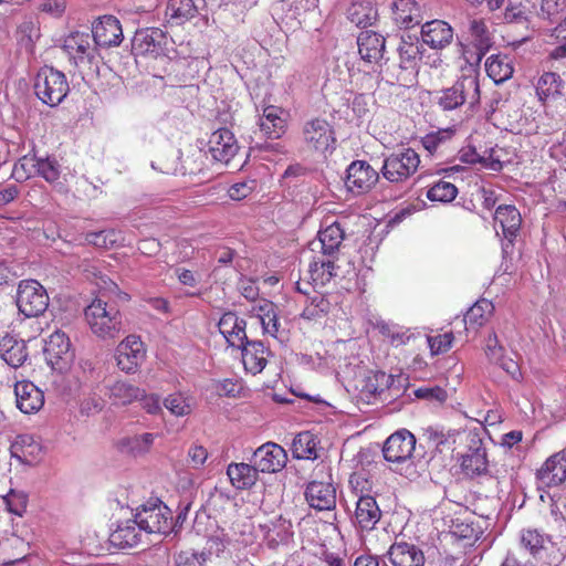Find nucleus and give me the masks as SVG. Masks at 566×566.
<instances>
[{
	"mask_svg": "<svg viewBox=\"0 0 566 566\" xmlns=\"http://www.w3.org/2000/svg\"><path fill=\"white\" fill-rule=\"evenodd\" d=\"M536 478L545 488L562 484L566 480V457L563 451L551 455L537 470Z\"/></svg>",
	"mask_w": 566,
	"mask_h": 566,
	"instance_id": "20",
	"label": "nucleus"
},
{
	"mask_svg": "<svg viewBox=\"0 0 566 566\" xmlns=\"http://www.w3.org/2000/svg\"><path fill=\"white\" fill-rule=\"evenodd\" d=\"M285 112L277 106L269 105L264 107L259 119L260 130L269 138H280L286 129Z\"/></svg>",
	"mask_w": 566,
	"mask_h": 566,
	"instance_id": "30",
	"label": "nucleus"
},
{
	"mask_svg": "<svg viewBox=\"0 0 566 566\" xmlns=\"http://www.w3.org/2000/svg\"><path fill=\"white\" fill-rule=\"evenodd\" d=\"M15 303L19 312L25 317H39L49 307V295L36 280H22L18 284Z\"/></svg>",
	"mask_w": 566,
	"mask_h": 566,
	"instance_id": "6",
	"label": "nucleus"
},
{
	"mask_svg": "<svg viewBox=\"0 0 566 566\" xmlns=\"http://www.w3.org/2000/svg\"><path fill=\"white\" fill-rule=\"evenodd\" d=\"M292 454L300 460H315L317 458V441L308 431L298 433L292 443Z\"/></svg>",
	"mask_w": 566,
	"mask_h": 566,
	"instance_id": "43",
	"label": "nucleus"
},
{
	"mask_svg": "<svg viewBox=\"0 0 566 566\" xmlns=\"http://www.w3.org/2000/svg\"><path fill=\"white\" fill-rule=\"evenodd\" d=\"M44 355L53 369H67L74 357L69 337L61 331L52 333L45 342Z\"/></svg>",
	"mask_w": 566,
	"mask_h": 566,
	"instance_id": "12",
	"label": "nucleus"
},
{
	"mask_svg": "<svg viewBox=\"0 0 566 566\" xmlns=\"http://www.w3.org/2000/svg\"><path fill=\"white\" fill-rule=\"evenodd\" d=\"M302 140L308 149L324 153L336 139L331 124L325 118L314 117L304 122Z\"/></svg>",
	"mask_w": 566,
	"mask_h": 566,
	"instance_id": "8",
	"label": "nucleus"
},
{
	"mask_svg": "<svg viewBox=\"0 0 566 566\" xmlns=\"http://www.w3.org/2000/svg\"><path fill=\"white\" fill-rule=\"evenodd\" d=\"M317 237V241L311 242V250L315 251L316 248H319L324 256L334 258L339 250L345 234L340 224L338 222H333L322 229Z\"/></svg>",
	"mask_w": 566,
	"mask_h": 566,
	"instance_id": "25",
	"label": "nucleus"
},
{
	"mask_svg": "<svg viewBox=\"0 0 566 566\" xmlns=\"http://www.w3.org/2000/svg\"><path fill=\"white\" fill-rule=\"evenodd\" d=\"M97 48L92 34L80 31L66 35L62 45L70 63L85 76L99 75L102 56Z\"/></svg>",
	"mask_w": 566,
	"mask_h": 566,
	"instance_id": "2",
	"label": "nucleus"
},
{
	"mask_svg": "<svg viewBox=\"0 0 566 566\" xmlns=\"http://www.w3.org/2000/svg\"><path fill=\"white\" fill-rule=\"evenodd\" d=\"M564 82L557 73L546 72L537 81L536 94L542 102L562 95Z\"/></svg>",
	"mask_w": 566,
	"mask_h": 566,
	"instance_id": "42",
	"label": "nucleus"
},
{
	"mask_svg": "<svg viewBox=\"0 0 566 566\" xmlns=\"http://www.w3.org/2000/svg\"><path fill=\"white\" fill-rule=\"evenodd\" d=\"M164 407L175 417L189 416L195 408L193 397L181 392H172L163 400Z\"/></svg>",
	"mask_w": 566,
	"mask_h": 566,
	"instance_id": "44",
	"label": "nucleus"
},
{
	"mask_svg": "<svg viewBox=\"0 0 566 566\" xmlns=\"http://www.w3.org/2000/svg\"><path fill=\"white\" fill-rule=\"evenodd\" d=\"M227 475L237 490L251 489L259 479L258 469L251 462L230 463L227 468Z\"/></svg>",
	"mask_w": 566,
	"mask_h": 566,
	"instance_id": "34",
	"label": "nucleus"
},
{
	"mask_svg": "<svg viewBox=\"0 0 566 566\" xmlns=\"http://www.w3.org/2000/svg\"><path fill=\"white\" fill-rule=\"evenodd\" d=\"M397 51L399 54V67L403 71L415 72L422 55L418 38L402 36Z\"/></svg>",
	"mask_w": 566,
	"mask_h": 566,
	"instance_id": "35",
	"label": "nucleus"
},
{
	"mask_svg": "<svg viewBox=\"0 0 566 566\" xmlns=\"http://www.w3.org/2000/svg\"><path fill=\"white\" fill-rule=\"evenodd\" d=\"M485 71L489 77L500 84L513 75L514 69L507 55L494 54L486 59Z\"/></svg>",
	"mask_w": 566,
	"mask_h": 566,
	"instance_id": "40",
	"label": "nucleus"
},
{
	"mask_svg": "<svg viewBox=\"0 0 566 566\" xmlns=\"http://www.w3.org/2000/svg\"><path fill=\"white\" fill-rule=\"evenodd\" d=\"M496 364L500 365V367L503 370H505L514 380L521 379V377H522L521 369H520L518 364L514 359L506 358L503 356L502 359L500 361H497Z\"/></svg>",
	"mask_w": 566,
	"mask_h": 566,
	"instance_id": "62",
	"label": "nucleus"
},
{
	"mask_svg": "<svg viewBox=\"0 0 566 566\" xmlns=\"http://www.w3.org/2000/svg\"><path fill=\"white\" fill-rule=\"evenodd\" d=\"M419 165V155L412 148H403L384 160L381 174L389 182H402L418 170Z\"/></svg>",
	"mask_w": 566,
	"mask_h": 566,
	"instance_id": "7",
	"label": "nucleus"
},
{
	"mask_svg": "<svg viewBox=\"0 0 566 566\" xmlns=\"http://www.w3.org/2000/svg\"><path fill=\"white\" fill-rule=\"evenodd\" d=\"M493 304L488 300H480L471 306L464 315L465 325L481 326L486 315L493 312Z\"/></svg>",
	"mask_w": 566,
	"mask_h": 566,
	"instance_id": "48",
	"label": "nucleus"
},
{
	"mask_svg": "<svg viewBox=\"0 0 566 566\" xmlns=\"http://www.w3.org/2000/svg\"><path fill=\"white\" fill-rule=\"evenodd\" d=\"M42 448L40 443L29 434L19 436L11 446V453L21 462L31 463L40 455Z\"/></svg>",
	"mask_w": 566,
	"mask_h": 566,
	"instance_id": "41",
	"label": "nucleus"
},
{
	"mask_svg": "<svg viewBox=\"0 0 566 566\" xmlns=\"http://www.w3.org/2000/svg\"><path fill=\"white\" fill-rule=\"evenodd\" d=\"M394 20L409 29L421 22V9L415 0H397L392 3Z\"/></svg>",
	"mask_w": 566,
	"mask_h": 566,
	"instance_id": "37",
	"label": "nucleus"
},
{
	"mask_svg": "<svg viewBox=\"0 0 566 566\" xmlns=\"http://www.w3.org/2000/svg\"><path fill=\"white\" fill-rule=\"evenodd\" d=\"M14 394L17 407L23 413L38 412L44 405V394L31 381L15 384Z\"/></svg>",
	"mask_w": 566,
	"mask_h": 566,
	"instance_id": "22",
	"label": "nucleus"
},
{
	"mask_svg": "<svg viewBox=\"0 0 566 566\" xmlns=\"http://www.w3.org/2000/svg\"><path fill=\"white\" fill-rule=\"evenodd\" d=\"M460 432L454 430L444 431L442 428L437 426H429L422 429L421 439H423L429 448H434L439 452L453 450V446L457 442V438Z\"/></svg>",
	"mask_w": 566,
	"mask_h": 566,
	"instance_id": "36",
	"label": "nucleus"
},
{
	"mask_svg": "<svg viewBox=\"0 0 566 566\" xmlns=\"http://www.w3.org/2000/svg\"><path fill=\"white\" fill-rule=\"evenodd\" d=\"M421 40L433 50H442L451 44L453 29L443 20L428 21L421 27Z\"/></svg>",
	"mask_w": 566,
	"mask_h": 566,
	"instance_id": "19",
	"label": "nucleus"
},
{
	"mask_svg": "<svg viewBox=\"0 0 566 566\" xmlns=\"http://www.w3.org/2000/svg\"><path fill=\"white\" fill-rule=\"evenodd\" d=\"M522 223V217L515 206H499L494 213V228L500 227L506 240L511 243L516 238Z\"/></svg>",
	"mask_w": 566,
	"mask_h": 566,
	"instance_id": "24",
	"label": "nucleus"
},
{
	"mask_svg": "<svg viewBox=\"0 0 566 566\" xmlns=\"http://www.w3.org/2000/svg\"><path fill=\"white\" fill-rule=\"evenodd\" d=\"M545 537L537 530H523L521 533V545L532 555H536L543 547Z\"/></svg>",
	"mask_w": 566,
	"mask_h": 566,
	"instance_id": "54",
	"label": "nucleus"
},
{
	"mask_svg": "<svg viewBox=\"0 0 566 566\" xmlns=\"http://www.w3.org/2000/svg\"><path fill=\"white\" fill-rule=\"evenodd\" d=\"M115 358L118 368L126 374H135L146 358V349L139 336L128 335L116 347Z\"/></svg>",
	"mask_w": 566,
	"mask_h": 566,
	"instance_id": "10",
	"label": "nucleus"
},
{
	"mask_svg": "<svg viewBox=\"0 0 566 566\" xmlns=\"http://www.w3.org/2000/svg\"><path fill=\"white\" fill-rule=\"evenodd\" d=\"M566 9V0H542L539 14L544 19H552Z\"/></svg>",
	"mask_w": 566,
	"mask_h": 566,
	"instance_id": "57",
	"label": "nucleus"
},
{
	"mask_svg": "<svg viewBox=\"0 0 566 566\" xmlns=\"http://www.w3.org/2000/svg\"><path fill=\"white\" fill-rule=\"evenodd\" d=\"M188 455L191 464L195 468H199L206 462L208 452L202 446H193L189 449Z\"/></svg>",
	"mask_w": 566,
	"mask_h": 566,
	"instance_id": "63",
	"label": "nucleus"
},
{
	"mask_svg": "<svg viewBox=\"0 0 566 566\" xmlns=\"http://www.w3.org/2000/svg\"><path fill=\"white\" fill-rule=\"evenodd\" d=\"M85 318L93 334L102 339H114L124 332L120 311L102 298L94 300L85 308Z\"/></svg>",
	"mask_w": 566,
	"mask_h": 566,
	"instance_id": "3",
	"label": "nucleus"
},
{
	"mask_svg": "<svg viewBox=\"0 0 566 566\" xmlns=\"http://www.w3.org/2000/svg\"><path fill=\"white\" fill-rule=\"evenodd\" d=\"M36 175V157L23 156L14 164L12 176L17 181H23Z\"/></svg>",
	"mask_w": 566,
	"mask_h": 566,
	"instance_id": "52",
	"label": "nucleus"
},
{
	"mask_svg": "<svg viewBox=\"0 0 566 566\" xmlns=\"http://www.w3.org/2000/svg\"><path fill=\"white\" fill-rule=\"evenodd\" d=\"M214 539L220 541L222 549L247 547L254 542L253 526L247 521H235L229 532L222 531Z\"/></svg>",
	"mask_w": 566,
	"mask_h": 566,
	"instance_id": "21",
	"label": "nucleus"
},
{
	"mask_svg": "<svg viewBox=\"0 0 566 566\" xmlns=\"http://www.w3.org/2000/svg\"><path fill=\"white\" fill-rule=\"evenodd\" d=\"M238 150V142L228 128H220L210 135L208 153L213 160L227 165L237 155Z\"/></svg>",
	"mask_w": 566,
	"mask_h": 566,
	"instance_id": "15",
	"label": "nucleus"
},
{
	"mask_svg": "<svg viewBox=\"0 0 566 566\" xmlns=\"http://www.w3.org/2000/svg\"><path fill=\"white\" fill-rule=\"evenodd\" d=\"M142 408L149 415H158L163 412L160 398L156 394L147 395L144 391V396H140Z\"/></svg>",
	"mask_w": 566,
	"mask_h": 566,
	"instance_id": "59",
	"label": "nucleus"
},
{
	"mask_svg": "<svg viewBox=\"0 0 566 566\" xmlns=\"http://www.w3.org/2000/svg\"><path fill=\"white\" fill-rule=\"evenodd\" d=\"M218 327L232 347H241L248 338L245 332L247 322L232 312L224 313L221 316Z\"/></svg>",
	"mask_w": 566,
	"mask_h": 566,
	"instance_id": "26",
	"label": "nucleus"
},
{
	"mask_svg": "<svg viewBox=\"0 0 566 566\" xmlns=\"http://www.w3.org/2000/svg\"><path fill=\"white\" fill-rule=\"evenodd\" d=\"M132 50L135 55L153 59L169 57L175 52L172 39L159 28L137 30L132 41Z\"/></svg>",
	"mask_w": 566,
	"mask_h": 566,
	"instance_id": "5",
	"label": "nucleus"
},
{
	"mask_svg": "<svg viewBox=\"0 0 566 566\" xmlns=\"http://www.w3.org/2000/svg\"><path fill=\"white\" fill-rule=\"evenodd\" d=\"M381 517V511L376 500L370 495L360 496L356 503L354 523L361 531L375 528Z\"/></svg>",
	"mask_w": 566,
	"mask_h": 566,
	"instance_id": "28",
	"label": "nucleus"
},
{
	"mask_svg": "<svg viewBox=\"0 0 566 566\" xmlns=\"http://www.w3.org/2000/svg\"><path fill=\"white\" fill-rule=\"evenodd\" d=\"M503 347L499 345V340L495 334L490 335L486 342V348L485 354L490 361L496 364L502 359L503 355Z\"/></svg>",
	"mask_w": 566,
	"mask_h": 566,
	"instance_id": "60",
	"label": "nucleus"
},
{
	"mask_svg": "<svg viewBox=\"0 0 566 566\" xmlns=\"http://www.w3.org/2000/svg\"><path fill=\"white\" fill-rule=\"evenodd\" d=\"M431 354L432 355H439L442 353L448 352L453 342V334L452 332H448L441 335L437 336H429L427 338Z\"/></svg>",
	"mask_w": 566,
	"mask_h": 566,
	"instance_id": "56",
	"label": "nucleus"
},
{
	"mask_svg": "<svg viewBox=\"0 0 566 566\" xmlns=\"http://www.w3.org/2000/svg\"><path fill=\"white\" fill-rule=\"evenodd\" d=\"M454 128L448 127L428 133L421 138V144L430 154H434L440 145L450 140L454 135Z\"/></svg>",
	"mask_w": 566,
	"mask_h": 566,
	"instance_id": "51",
	"label": "nucleus"
},
{
	"mask_svg": "<svg viewBox=\"0 0 566 566\" xmlns=\"http://www.w3.org/2000/svg\"><path fill=\"white\" fill-rule=\"evenodd\" d=\"M480 74L473 64L462 70V75L451 87L437 92L434 102L443 111H453L462 105L471 109L480 104Z\"/></svg>",
	"mask_w": 566,
	"mask_h": 566,
	"instance_id": "1",
	"label": "nucleus"
},
{
	"mask_svg": "<svg viewBox=\"0 0 566 566\" xmlns=\"http://www.w3.org/2000/svg\"><path fill=\"white\" fill-rule=\"evenodd\" d=\"M92 35L101 48L118 46L123 41L122 25L115 17L104 15L93 24Z\"/></svg>",
	"mask_w": 566,
	"mask_h": 566,
	"instance_id": "18",
	"label": "nucleus"
},
{
	"mask_svg": "<svg viewBox=\"0 0 566 566\" xmlns=\"http://www.w3.org/2000/svg\"><path fill=\"white\" fill-rule=\"evenodd\" d=\"M36 175L41 176L45 181L54 184L60 179L61 166L55 158L36 157Z\"/></svg>",
	"mask_w": 566,
	"mask_h": 566,
	"instance_id": "50",
	"label": "nucleus"
},
{
	"mask_svg": "<svg viewBox=\"0 0 566 566\" xmlns=\"http://www.w3.org/2000/svg\"><path fill=\"white\" fill-rule=\"evenodd\" d=\"M416 437L407 429H400L390 434L382 448L386 461L403 463L411 459L416 449Z\"/></svg>",
	"mask_w": 566,
	"mask_h": 566,
	"instance_id": "11",
	"label": "nucleus"
},
{
	"mask_svg": "<svg viewBox=\"0 0 566 566\" xmlns=\"http://www.w3.org/2000/svg\"><path fill=\"white\" fill-rule=\"evenodd\" d=\"M105 388L106 395L115 406L130 405L144 396V389L126 380H116Z\"/></svg>",
	"mask_w": 566,
	"mask_h": 566,
	"instance_id": "33",
	"label": "nucleus"
},
{
	"mask_svg": "<svg viewBox=\"0 0 566 566\" xmlns=\"http://www.w3.org/2000/svg\"><path fill=\"white\" fill-rule=\"evenodd\" d=\"M143 532L134 517L117 525L109 535V543L119 549L132 548L142 542Z\"/></svg>",
	"mask_w": 566,
	"mask_h": 566,
	"instance_id": "27",
	"label": "nucleus"
},
{
	"mask_svg": "<svg viewBox=\"0 0 566 566\" xmlns=\"http://www.w3.org/2000/svg\"><path fill=\"white\" fill-rule=\"evenodd\" d=\"M198 13V8L193 0H168L166 7V18L169 23L181 25Z\"/></svg>",
	"mask_w": 566,
	"mask_h": 566,
	"instance_id": "39",
	"label": "nucleus"
},
{
	"mask_svg": "<svg viewBox=\"0 0 566 566\" xmlns=\"http://www.w3.org/2000/svg\"><path fill=\"white\" fill-rule=\"evenodd\" d=\"M308 275L315 286H324L336 275L334 261L314 258L308 265Z\"/></svg>",
	"mask_w": 566,
	"mask_h": 566,
	"instance_id": "45",
	"label": "nucleus"
},
{
	"mask_svg": "<svg viewBox=\"0 0 566 566\" xmlns=\"http://www.w3.org/2000/svg\"><path fill=\"white\" fill-rule=\"evenodd\" d=\"M418 399L443 403L448 399V392L440 386H422L415 390Z\"/></svg>",
	"mask_w": 566,
	"mask_h": 566,
	"instance_id": "55",
	"label": "nucleus"
},
{
	"mask_svg": "<svg viewBox=\"0 0 566 566\" xmlns=\"http://www.w3.org/2000/svg\"><path fill=\"white\" fill-rule=\"evenodd\" d=\"M471 452L463 457L461 467L463 472L471 478L489 473L486 450L482 447V440L475 433L467 436Z\"/></svg>",
	"mask_w": 566,
	"mask_h": 566,
	"instance_id": "17",
	"label": "nucleus"
},
{
	"mask_svg": "<svg viewBox=\"0 0 566 566\" xmlns=\"http://www.w3.org/2000/svg\"><path fill=\"white\" fill-rule=\"evenodd\" d=\"M240 348L245 370L252 375L260 374L268 364L269 349L262 342L249 340L248 338Z\"/></svg>",
	"mask_w": 566,
	"mask_h": 566,
	"instance_id": "23",
	"label": "nucleus"
},
{
	"mask_svg": "<svg viewBox=\"0 0 566 566\" xmlns=\"http://www.w3.org/2000/svg\"><path fill=\"white\" fill-rule=\"evenodd\" d=\"M120 240V234L113 229L87 232L85 242L96 248L109 249L116 245Z\"/></svg>",
	"mask_w": 566,
	"mask_h": 566,
	"instance_id": "46",
	"label": "nucleus"
},
{
	"mask_svg": "<svg viewBox=\"0 0 566 566\" xmlns=\"http://www.w3.org/2000/svg\"><path fill=\"white\" fill-rule=\"evenodd\" d=\"M255 180L235 182L229 188V197L232 200L247 198L255 188Z\"/></svg>",
	"mask_w": 566,
	"mask_h": 566,
	"instance_id": "58",
	"label": "nucleus"
},
{
	"mask_svg": "<svg viewBox=\"0 0 566 566\" xmlns=\"http://www.w3.org/2000/svg\"><path fill=\"white\" fill-rule=\"evenodd\" d=\"M205 559L198 554L181 553L176 566H203Z\"/></svg>",
	"mask_w": 566,
	"mask_h": 566,
	"instance_id": "64",
	"label": "nucleus"
},
{
	"mask_svg": "<svg viewBox=\"0 0 566 566\" xmlns=\"http://www.w3.org/2000/svg\"><path fill=\"white\" fill-rule=\"evenodd\" d=\"M0 357L12 368H18L28 358V347L24 340L12 335H4L0 339Z\"/></svg>",
	"mask_w": 566,
	"mask_h": 566,
	"instance_id": "32",
	"label": "nucleus"
},
{
	"mask_svg": "<svg viewBox=\"0 0 566 566\" xmlns=\"http://www.w3.org/2000/svg\"><path fill=\"white\" fill-rule=\"evenodd\" d=\"M9 512L22 516L28 505V494L23 491L10 490L3 497Z\"/></svg>",
	"mask_w": 566,
	"mask_h": 566,
	"instance_id": "53",
	"label": "nucleus"
},
{
	"mask_svg": "<svg viewBox=\"0 0 566 566\" xmlns=\"http://www.w3.org/2000/svg\"><path fill=\"white\" fill-rule=\"evenodd\" d=\"M305 500L316 511H332L336 507V489L331 482L312 481L306 485Z\"/></svg>",
	"mask_w": 566,
	"mask_h": 566,
	"instance_id": "16",
	"label": "nucleus"
},
{
	"mask_svg": "<svg viewBox=\"0 0 566 566\" xmlns=\"http://www.w3.org/2000/svg\"><path fill=\"white\" fill-rule=\"evenodd\" d=\"M135 518L146 534H167L172 527L171 512L163 504L143 506L135 514Z\"/></svg>",
	"mask_w": 566,
	"mask_h": 566,
	"instance_id": "9",
	"label": "nucleus"
},
{
	"mask_svg": "<svg viewBox=\"0 0 566 566\" xmlns=\"http://www.w3.org/2000/svg\"><path fill=\"white\" fill-rule=\"evenodd\" d=\"M469 32L475 46V51L472 53V55H474V64L479 65L482 57L491 48L492 39L486 23L481 19L470 21Z\"/></svg>",
	"mask_w": 566,
	"mask_h": 566,
	"instance_id": "38",
	"label": "nucleus"
},
{
	"mask_svg": "<svg viewBox=\"0 0 566 566\" xmlns=\"http://www.w3.org/2000/svg\"><path fill=\"white\" fill-rule=\"evenodd\" d=\"M457 195L458 189L453 184L440 180L428 190L427 198L430 201L450 202Z\"/></svg>",
	"mask_w": 566,
	"mask_h": 566,
	"instance_id": "49",
	"label": "nucleus"
},
{
	"mask_svg": "<svg viewBox=\"0 0 566 566\" xmlns=\"http://www.w3.org/2000/svg\"><path fill=\"white\" fill-rule=\"evenodd\" d=\"M360 57L368 63H377L385 52V38L373 31H361L357 38Z\"/></svg>",
	"mask_w": 566,
	"mask_h": 566,
	"instance_id": "31",
	"label": "nucleus"
},
{
	"mask_svg": "<svg viewBox=\"0 0 566 566\" xmlns=\"http://www.w3.org/2000/svg\"><path fill=\"white\" fill-rule=\"evenodd\" d=\"M388 557L394 566H423V552L413 544L406 542L394 543L389 551Z\"/></svg>",
	"mask_w": 566,
	"mask_h": 566,
	"instance_id": "29",
	"label": "nucleus"
},
{
	"mask_svg": "<svg viewBox=\"0 0 566 566\" xmlns=\"http://www.w3.org/2000/svg\"><path fill=\"white\" fill-rule=\"evenodd\" d=\"M258 472L275 473L281 471L287 461L286 451L274 442H266L259 447L249 458Z\"/></svg>",
	"mask_w": 566,
	"mask_h": 566,
	"instance_id": "13",
	"label": "nucleus"
},
{
	"mask_svg": "<svg viewBox=\"0 0 566 566\" xmlns=\"http://www.w3.org/2000/svg\"><path fill=\"white\" fill-rule=\"evenodd\" d=\"M33 88L36 97L51 107L61 104L70 91L65 74L51 66H43L39 70Z\"/></svg>",
	"mask_w": 566,
	"mask_h": 566,
	"instance_id": "4",
	"label": "nucleus"
},
{
	"mask_svg": "<svg viewBox=\"0 0 566 566\" xmlns=\"http://www.w3.org/2000/svg\"><path fill=\"white\" fill-rule=\"evenodd\" d=\"M241 294L249 301H255L259 295V287L252 280L243 279L239 283Z\"/></svg>",
	"mask_w": 566,
	"mask_h": 566,
	"instance_id": "61",
	"label": "nucleus"
},
{
	"mask_svg": "<svg viewBox=\"0 0 566 566\" xmlns=\"http://www.w3.org/2000/svg\"><path fill=\"white\" fill-rule=\"evenodd\" d=\"M378 179L379 172L367 161L355 160L346 170L345 186L354 193H364L370 190Z\"/></svg>",
	"mask_w": 566,
	"mask_h": 566,
	"instance_id": "14",
	"label": "nucleus"
},
{
	"mask_svg": "<svg viewBox=\"0 0 566 566\" xmlns=\"http://www.w3.org/2000/svg\"><path fill=\"white\" fill-rule=\"evenodd\" d=\"M154 433L147 432L143 434H136L123 439L122 447L125 448L128 452L133 453L134 455H139L149 451L150 447L154 443Z\"/></svg>",
	"mask_w": 566,
	"mask_h": 566,
	"instance_id": "47",
	"label": "nucleus"
}]
</instances>
